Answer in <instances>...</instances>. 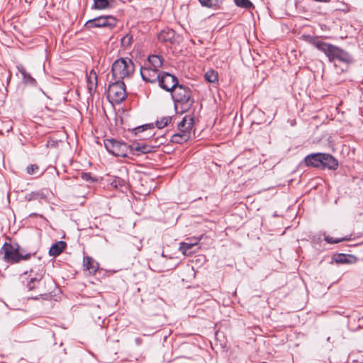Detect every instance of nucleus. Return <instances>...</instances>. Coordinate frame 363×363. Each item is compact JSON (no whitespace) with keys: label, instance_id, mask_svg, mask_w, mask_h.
Wrapping results in <instances>:
<instances>
[{"label":"nucleus","instance_id":"1","mask_svg":"<svg viewBox=\"0 0 363 363\" xmlns=\"http://www.w3.org/2000/svg\"><path fill=\"white\" fill-rule=\"evenodd\" d=\"M319 50L325 52L330 62L336 60L338 62L342 63V67H340L341 72L346 71L349 65L352 62V57L337 47L319 42Z\"/></svg>","mask_w":363,"mask_h":363},{"label":"nucleus","instance_id":"2","mask_svg":"<svg viewBox=\"0 0 363 363\" xmlns=\"http://www.w3.org/2000/svg\"><path fill=\"white\" fill-rule=\"evenodd\" d=\"M134 64L130 59L121 58L112 65V75L115 80L123 81L129 79L134 73Z\"/></svg>","mask_w":363,"mask_h":363},{"label":"nucleus","instance_id":"3","mask_svg":"<svg viewBox=\"0 0 363 363\" xmlns=\"http://www.w3.org/2000/svg\"><path fill=\"white\" fill-rule=\"evenodd\" d=\"M1 252L4 253V259L9 263H18L21 260H28L31 257V253H26L17 244L5 243Z\"/></svg>","mask_w":363,"mask_h":363},{"label":"nucleus","instance_id":"4","mask_svg":"<svg viewBox=\"0 0 363 363\" xmlns=\"http://www.w3.org/2000/svg\"><path fill=\"white\" fill-rule=\"evenodd\" d=\"M172 96L175 104H180L186 108L190 107L193 103L191 90L183 85L174 87L172 91Z\"/></svg>","mask_w":363,"mask_h":363},{"label":"nucleus","instance_id":"5","mask_svg":"<svg viewBox=\"0 0 363 363\" xmlns=\"http://www.w3.org/2000/svg\"><path fill=\"white\" fill-rule=\"evenodd\" d=\"M108 99L116 104L121 103L126 98L125 84L123 81H117L109 85L107 91Z\"/></svg>","mask_w":363,"mask_h":363},{"label":"nucleus","instance_id":"6","mask_svg":"<svg viewBox=\"0 0 363 363\" xmlns=\"http://www.w3.org/2000/svg\"><path fill=\"white\" fill-rule=\"evenodd\" d=\"M106 149L113 155L125 157L130 152V147L125 143L113 139L104 140Z\"/></svg>","mask_w":363,"mask_h":363},{"label":"nucleus","instance_id":"7","mask_svg":"<svg viewBox=\"0 0 363 363\" xmlns=\"http://www.w3.org/2000/svg\"><path fill=\"white\" fill-rule=\"evenodd\" d=\"M116 20L111 16H99L92 20L88 21L85 26L89 28L109 27L113 28L116 26Z\"/></svg>","mask_w":363,"mask_h":363},{"label":"nucleus","instance_id":"8","mask_svg":"<svg viewBox=\"0 0 363 363\" xmlns=\"http://www.w3.org/2000/svg\"><path fill=\"white\" fill-rule=\"evenodd\" d=\"M157 82L162 89L171 92L174 90V87L179 85L177 84V77L167 72H164L160 75Z\"/></svg>","mask_w":363,"mask_h":363},{"label":"nucleus","instance_id":"9","mask_svg":"<svg viewBox=\"0 0 363 363\" xmlns=\"http://www.w3.org/2000/svg\"><path fill=\"white\" fill-rule=\"evenodd\" d=\"M140 74L143 80L150 82L155 83L160 79V74L159 70L157 69H152V67L145 65L140 69Z\"/></svg>","mask_w":363,"mask_h":363},{"label":"nucleus","instance_id":"10","mask_svg":"<svg viewBox=\"0 0 363 363\" xmlns=\"http://www.w3.org/2000/svg\"><path fill=\"white\" fill-rule=\"evenodd\" d=\"M329 169H336L338 166L337 160L330 154L319 152V167Z\"/></svg>","mask_w":363,"mask_h":363},{"label":"nucleus","instance_id":"11","mask_svg":"<svg viewBox=\"0 0 363 363\" xmlns=\"http://www.w3.org/2000/svg\"><path fill=\"white\" fill-rule=\"evenodd\" d=\"M86 87L90 95L93 96L97 89V75L94 70L86 74Z\"/></svg>","mask_w":363,"mask_h":363},{"label":"nucleus","instance_id":"12","mask_svg":"<svg viewBox=\"0 0 363 363\" xmlns=\"http://www.w3.org/2000/svg\"><path fill=\"white\" fill-rule=\"evenodd\" d=\"M130 147V152H135L137 155L140 154H147L154 151L155 147L145 143H133Z\"/></svg>","mask_w":363,"mask_h":363},{"label":"nucleus","instance_id":"13","mask_svg":"<svg viewBox=\"0 0 363 363\" xmlns=\"http://www.w3.org/2000/svg\"><path fill=\"white\" fill-rule=\"evenodd\" d=\"M194 118L191 116H186L183 118L182 121L178 124V130L182 133L184 131L188 133L191 136V130L193 128Z\"/></svg>","mask_w":363,"mask_h":363},{"label":"nucleus","instance_id":"14","mask_svg":"<svg viewBox=\"0 0 363 363\" xmlns=\"http://www.w3.org/2000/svg\"><path fill=\"white\" fill-rule=\"evenodd\" d=\"M333 260L337 264H354L357 262V257L352 255L337 254L335 255Z\"/></svg>","mask_w":363,"mask_h":363},{"label":"nucleus","instance_id":"15","mask_svg":"<svg viewBox=\"0 0 363 363\" xmlns=\"http://www.w3.org/2000/svg\"><path fill=\"white\" fill-rule=\"evenodd\" d=\"M84 267L90 274H94L99 269V264L92 257L86 256L83 259Z\"/></svg>","mask_w":363,"mask_h":363},{"label":"nucleus","instance_id":"16","mask_svg":"<svg viewBox=\"0 0 363 363\" xmlns=\"http://www.w3.org/2000/svg\"><path fill=\"white\" fill-rule=\"evenodd\" d=\"M66 245H67L64 241L57 242L50 247L49 250L50 255L53 257L58 256L65 249Z\"/></svg>","mask_w":363,"mask_h":363},{"label":"nucleus","instance_id":"17","mask_svg":"<svg viewBox=\"0 0 363 363\" xmlns=\"http://www.w3.org/2000/svg\"><path fill=\"white\" fill-rule=\"evenodd\" d=\"M109 183L113 188L121 189V191L128 189V184L127 182L125 179L118 177H113L111 181H109Z\"/></svg>","mask_w":363,"mask_h":363},{"label":"nucleus","instance_id":"18","mask_svg":"<svg viewBox=\"0 0 363 363\" xmlns=\"http://www.w3.org/2000/svg\"><path fill=\"white\" fill-rule=\"evenodd\" d=\"M148 66H150L152 67V69H157L159 70V69L162 65V60L161 57L156 55H150L147 59V63L146 64Z\"/></svg>","mask_w":363,"mask_h":363},{"label":"nucleus","instance_id":"19","mask_svg":"<svg viewBox=\"0 0 363 363\" xmlns=\"http://www.w3.org/2000/svg\"><path fill=\"white\" fill-rule=\"evenodd\" d=\"M43 274H44V272L42 270L40 273L37 274L36 277L30 279V280L27 284V287L29 291H31V290L38 287V286L41 283V280L43 277Z\"/></svg>","mask_w":363,"mask_h":363},{"label":"nucleus","instance_id":"20","mask_svg":"<svg viewBox=\"0 0 363 363\" xmlns=\"http://www.w3.org/2000/svg\"><path fill=\"white\" fill-rule=\"evenodd\" d=\"M190 138V136L188 135V133L184 131V133H182L179 131L178 133L174 134L172 136L171 141L174 143H183L186 142Z\"/></svg>","mask_w":363,"mask_h":363},{"label":"nucleus","instance_id":"21","mask_svg":"<svg viewBox=\"0 0 363 363\" xmlns=\"http://www.w3.org/2000/svg\"><path fill=\"white\" fill-rule=\"evenodd\" d=\"M198 243V241L194 243H188V242H182L180 244V247L179 248V251L185 256L191 255L194 251L191 250V249L195 247Z\"/></svg>","mask_w":363,"mask_h":363},{"label":"nucleus","instance_id":"22","mask_svg":"<svg viewBox=\"0 0 363 363\" xmlns=\"http://www.w3.org/2000/svg\"><path fill=\"white\" fill-rule=\"evenodd\" d=\"M174 38V33L172 30H164L158 35V39L162 42H172Z\"/></svg>","mask_w":363,"mask_h":363},{"label":"nucleus","instance_id":"23","mask_svg":"<svg viewBox=\"0 0 363 363\" xmlns=\"http://www.w3.org/2000/svg\"><path fill=\"white\" fill-rule=\"evenodd\" d=\"M305 162L307 166L318 167V153L308 155L305 158Z\"/></svg>","mask_w":363,"mask_h":363},{"label":"nucleus","instance_id":"24","mask_svg":"<svg viewBox=\"0 0 363 363\" xmlns=\"http://www.w3.org/2000/svg\"><path fill=\"white\" fill-rule=\"evenodd\" d=\"M206 81L211 83H216L218 82V74L213 69L207 71L204 75Z\"/></svg>","mask_w":363,"mask_h":363},{"label":"nucleus","instance_id":"25","mask_svg":"<svg viewBox=\"0 0 363 363\" xmlns=\"http://www.w3.org/2000/svg\"><path fill=\"white\" fill-rule=\"evenodd\" d=\"M108 6V0H94V3L92 8L94 9H105Z\"/></svg>","mask_w":363,"mask_h":363},{"label":"nucleus","instance_id":"26","mask_svg":"<svg viewBox=\"0 0 363 363\" xmlns=\"http://www.w3.org/2000/svg\"><path fill=\"white\" fill-rule=\"evenodd\" d=\"M18 70L22 74L23 79L28 82H33L35 79L28 74L23 66H18Z\"/></svg>","mask_w":363,"mask_h":363},{"label":"nucleus","instance_id":"27","mask_svg":"<svg viewBox=\"0 0 363 363\" xmlns=\"http://www.w3.org/2000/svg\"><path fill=\"white\" fill-rule=\"evenodd\" d=\"M171 120L169 116L162 117L156 121V125L158 128H163L171 122Z\"/></svg>","mask_w":363,"mask_h":363},{"label":"nucleus","instance_id":"28","mask_svg":"<svg viewBox=\"0 0 363 363\" xmlns=\"http://www.w3.org/2000/svg\"><path fill=\"white\" fill-rule=\"evenodd\" d=\"M234 1L239 7L245 9L254 8L252 3L250 0H234Z\"/></svg>","mask_w":363,"mask_h":363},{"label":"nucleus","instance_id":"29","mask_svg":"<svg viewBox=\"0 0 363 363\" xmlns=\"http://www.w3.org/2000/svg\"><path fill=\"white\" fill-rule=\"evenodd\" d=\"M350 240V238H348L347 237L333 239V237H330L329 235L325 236V240L330 244L338 243V242H342L345 240Z\"/></svg>","mask_w":363,"mask_h":363},{"label":"nucleus","instance_id":"30","mask_svg":"<svg viewBox=\"0 0 363 363\" xmlns=\"http://www.w3.org/2000/svg\"><path fill=\"white\" fill-rule=\"evenodd\" d=\"M27 173L30 175H34L39 172V167L37 164H30L26 168Z\"/></svg>","mask_w":363,"mask_h":363},{"label":"nucleus","instance_id":"31","mask_svg":"<svg viewBox=\"0 0 363 363\" xmlns=\"http://www.w3.org/2000/svg\"><path fill=\"white\" fill-rule=\"evenodd\" d=\"M203 6L211 8L216 4V0H199Z\"/></svg>","mask_w":363,"mask_h":363},{"label":"nucleus","instance_id":"32","mask_svg":"<svg viewBox=\"0 0 363 363\" xmlns=\"http://www.w3.org/2000/svg\"><path fill=\"white\" fill-rule=\"evenodd\" d=\"M81 177L83 180L86 181V182H94L97 181L96 179L91 177L90 173L83 172L81 174Z\"/></svg>","mask_w":363,"mask_h":363},{"label":"nucleus","instance_id":"33","mask_svg":"<svg viewBox=\"0 0 363 363\" xmlns=\"http://www.w3.org/2000/svg\"><path fill=\"white\" fill-rule=\"evenodd\" d=\"M306 38L307 40L311 42L316 48H318V42L316 38H312L311 36H306Z\"/></svg>","mask_w":363,"mask_h":363},{"label":"nucleus","instance_id":"34","mask_svg":"<svg viewBox=\"0 0 363 363\" xmlns=\"http://www.w3.org/2000/svg\"><path fill=\"white\" fill-rule=\"evenodd\" d=\"M130 40H131V37H130L129 35H126V36H125V37L122 39V43H123V44L127 43V45H129V44H130Z\"/></svg>","mask_w":363,"mask_h":363},{"label":"nucleus","instance_id":"35","mask_svg":"<svg viewBox=\"0 0 363 363\" xmlns=\"http://www.w3.org/2000/svg\"><path fill=\"white\" fill-rule=\"evenodd\" d=\"M330 1V0H319V2H325V3H327V2H329Z\"/></svg>","mask_w":363,"mask_h":363},{"label":"nucleus","instance_id":"36","mask_svg":"<svg viewBox=\"0 0 363 363\" xmlns=\"http://www.w3.org/2000/svg\"><path fill=\"white\" fill-rule=\"evenodd\" d=\"M328 146H329V147L333 148V143H332V142H331V141H329V142H328Z\"/></svg>","mask_w":363,"mask_h":363},{"label":"nucleus","instance_id":"37","mask_svg":"<svg viewBox=\"0 0 363 363\" xmlns=\"http://www.w3.org/2000/svg\"><path fill=\"white\" fill-rule=\"evenodd\" d=\"M335 66L336 67H338V65H337L336 62L335 63Z\"/></svg>","mask_w":363,"mask_h":363},{"label":"nucleus","instance_id":"38","mask_svg":"<svg viewBox=\"0 0 363 363\" xmlns=\"http://www.w3.org/2000/svg\"><path fill=\"white\" fill-rule=\"evenodd\" d=\"M140 128H143V130H144L143 127H142V128H138V130H140Z\"/></svg>","mask_w":363,"mask_h":363}]
</instances>
